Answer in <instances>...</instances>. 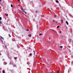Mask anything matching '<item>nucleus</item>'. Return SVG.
<instances>
[{
  "label": "nucleus",
  "mask_w": 73,
  "mask_h": 73,
  "mask_svg": "<svg viewBox=\"0 0 73 73\" xmlns=\"http://www.w3.org/2000/svg\"><path fill=\"white\" fill-rule=\"evenodd\" d=\"M21 9H22V12H24V10H23V8H22V7H21Z\"/></svg>",
  "instance_id": "nucleus-1"
},
{
  "label": "nucleus",
  "mask_w": 73,
  "mask_h": 73,
  "mask_svg": "<svg viewBox=\"0 0 73 73\" xmlns=\"http://www.w3.org/2000/svg\"><path fill=\"white\" fill-rule=\"evenodd\" d=\"M66 23L67 24V25H68V24H69V23H68V21H66Z\"/></svg>",
  "instance_id": "nucleus-2"
},
{
  "label": "nucleus",
  "mask_w": 73,
  "mask_h": 73,
  "mask_svg": "<svg viewBox=\"0 0 73 73\" xmlns=\"http://www.w3.org/2000/svg\"><path fill=\"white\" fill-rule=\"evenodd\" d=\"M8 58H9L10 60H11V56H9L8 57Z\"/></svg>",
  "instance_id": "nucleus-3"
},
{
  "label": "nucleus",
  "mask_w": 73,
  "mask_h": 73,
  "mask_svg": "<svg viewBox=\"0 0 73 73\" xmlns=\"http://www.w3.org/2000/svg\"><path fill=\"white\" fill-rule=\"evenodd\" d=\"M5 48H6V49H8V48H7V46L5 45Z\"/></svg>",
  "instance_id": "nucleus-4"
},
{
  "label": "nucleus",
  "mask_w": 73,
  "mask_h": 73,
  "mask_svg": "<svg viewBox=\"0 0 73 73\" xmlns=\"http://www.w3.org/2000/svg\"><path fill=\"white\" fill-rule=\"evenodd\" d=\"M28 36H29V37H31V34H29L28 35Z\"/></svg>",
  "instance_id": "nucleus-5"
},
{
  "label": "nucleus",
  "mask_w": 73,
  "mask_h": 73,
  "mask_svg": "<svg viewBox=\"0 0 73 73\" xmlns=\"http://www.w3.org/2000/svg\"><path fill=\"white\" fill-rule=\"evenodd\" d=\"M59 27H60V26H58L57 27V29H58Z\"/></svg>",
  "instance_id": "nucleus-6"
},
{
  "label": "nucleus",
  "mask_w": 73,
  "mask_h": 73,
  "mask_svg": "<svg viewBox=\"0 0 73 73\" xmlns=\"http://www.w3.org/2000/svg\"><path fill=\"white\" fill-rule=\"evenodd\" d=\"M3 73H5V71L4 70H3Z\"/></svg>",
  "instance_id": "nucleus-7"
},
{
  "label": "nucleus",
  "mask_w": 73,
  "mask_h": 73,
  "mask_svg": "<svg viewBox=\"0 0 73 73\" xmlns=\"http://www.w3.org/2000/svg\"><path fill=\"white\" fill-rule=\"evenodd\" d=\"M54 17L55 18H56V17H57V16H56V15H54Z\"/></svg>",
  "instance_id": "nucleus-8"
},
{
  "label": "nucleus",
  "mask_w": 73,
  "mask_h": 73,
  "mask_svg": "<svg viewBox=\"0 0 73 73\" xmlns=\"http://www.w3.org/2000/svg\"><path fill=\"white\" fill-rule=\"evenodd\" d=\"M1 20H2V18H1V17H0V21Z\"/></svg>",
  "instance_id": "nucleus-9"
},
{
  "label": "nucleus",
  "mask_w": 73,
  "mask_h": 73,
  "mask_svg": "<svg viewBox=\"0 0 73 73\" xmlns=\"http://www.w3.org/2000/svg\"><path fill=\"white\" fill-rule=\"evenodd\" d=\"M63 23V20H62V19L61 20V23Z\"/></svg>",
  "instance_id": "nucleus-10"
},
{
  "label": "nucleus",
  "mask_w": 73,
  "mask_h": 73,
  "mask_svg": "<svg viewBox=\"0 0 73 73\" xmlns=\"http://www.w3.org/2000/svg\"><path fill=\"white\" fill-rule=\"evenodd\" d=\"M13 41H15V39H13Z\"/></svg>",
  "instance_id": "nucleus-11"
},
{
  "label": "nucleus",
  "mask_w": 73,
  "mask_h": 73,
  "mask_svg": "<svg viewBox=\"0 0 73 73\" xmlns=\"http://www.w3.org/2000/svg\"><path fill=\"white\" fill-rule=\"evenodd\" d=\"M57 73H59V71L57 70L56 72Z\"/></svg>",
  "instance_id": "nucleus-12"
},
{
  "label": "nucleus",
  "mask_w": 73,
  "mask_h": 73,
  "mask_svg": "<svg viewBox=\"0 0 73 73\" xmlns=\"http://www.w3.org/2000/svg\"><path fill=\"white\" fill-rule=\"evenodd\" d=\"M11 7H13V5H12V4L11 5Z\"/></svg>",
  "instance_id": "nucleus-13"
},
{
  "label": "nucleus",
  "mask_w": 73,
  "mask_h": 73,
  "mask_svg": "<svg viewBox=\"0 0 73 73\" xmlns=\"http://www.w3.org/2000/svg\"><path fill=\"white\" fill-rule=\"evenodd\" d=\"M60 48H62V46H60Z\"/></svg>",
  "instance_id": "nucleus-14"
},
{
  "label": "nucleus",
  "mask_w": 73,
  "mask_h": 73,
  "mask_svg": "<svg viewBox=\"0 0 73 73\" xmlns=\"http://www.w3.org/2000/svg\"><path fill=\"white\" fill-rule=\"evenodd\" d=\"M56 2H57V3H58V0H56Z\"/></svg>",
  "instance_id": "nucleus-15"
},
{
  "label": "nucleus",
  "mask_w": 73,
  "mask_h": 73,
  "mask_svg": "<svg viewBox=\"0 0 73 73\" xmlns=\"http://www.w3.org/2000/svg\"><path fill=\"white\" fill-rule=\"evenodd\" d=\"M41 35H42V34L40 33L39 34V36H41Z\"/></svg>",
  "instance_id": "nucleus-16"
},
{
  "label": "nucleus",
  "mask_w": 73,
  "mask_h": 73,
  "mask_svg": "<svg viewBox=\"0 0 73 73\" xmlns=\"http://www.w3.org/2000/svg\"><path fill=\"white\" fill-rule=\"evenodd\" d=\"M0 24H1V21H0Z\"/></svg>",
  "instance_id": "nucleus-17"
},
{
  "label": "nucleus",
  "mask_w": 73,
  "mask_h": 73,
  "mask_svg": "<svg viewBox=\"0 0 73 73\" xmlns=\"http://www.w3.org/2000/svg\"><path fill=\"white\" fill-rule=\"evenodd\" d=\"M30 56H32V54L30 53Z\"/></svg>",
  "instance_id": "nucleus-18"
},
{
  "label": "nucleus",
  "mask_w": 73,
  "mask_h": 73,
  "mask_svg": "<svg viewBox=\"0 0 73 73\" xmlns=\"http://www.w3.org/2000/svg\"><path fill=\"white\" fill-rule=\"evenodd\" d=\"M14 58H15V59H17V58H16V57H15Z\"/></svg>",
  "instance_id": "nucleus-19"
},
{
  "label": "nucleus",
  "mask_w": 73,
  "mask_h": 73,
  "mask_svg": "<svg viewBox=\"0 0 73 73\" xmlns=\"http://www.w3.org/2000/svg\"><path fill=\"white\" fill-rule=\"evenodd\" d=\"M27 31H29V30H28V29H27Z\"/></svg>",
  "instance_id": "nucleus-20"
},
{
  "label": "nucleus",
  "mask_w": 73,
  "mask_h": 73,
  "mask_svg": "<svg viewBox=\"0 0 73 73\" xmlns=\"http://www.w3.org/2000/svg\"><path fill=\"white\" fill-rule=\"evenodd\" d=\"M24 12H25V14H27V12H25V11H24Z\"/></svg>",
  "instance_id": "nucleus-21"
},
{
  "label": "nucleus",
  "mask_w": 73,
  "mask_h": 73,
  "mask_svg": "<svg viewBox=\"0 0 73 73\" xmlns=\"http://www.w3.org/2000/svg\"><path fill=\"white\" fill-rule=\"evenodd\" d=\"M53 21L54 22H55V21H54V20H53Z\"/></svg>",
  "instance_id": "nucleus-22"
},
{
  "label": "nucleus",
  "mask_w": 73,
  "mask_h": 73,
  "mask_svg": "<svg viewBox=\"0 0 73 73\" xmlns=\"http://www.w3.org/2000/svg\"><path fill=\"white\" fill-rule=\"evenodd\" d=\"M55 23H57V21H56Z\"/></svg>",
  "instance_id": "nucleus-23"
},
{
  "label": "nucleus",
  "mask_w": 73,
  "mask_h": 73,
  "mask_svg": "<svg viewBox=\"0 0 73 73\" xmlns=\"http://www.w3.org/2000/svg\"><path fill=\"white\" fill-rule=\"evenodd\" d=\"M33 52H34V54H35V50H34L33 51Z\"/></svg>",
  "instance_id": "nucleus-24"
},
{
  "label": "nucleus",
  "mask_w": 73,
  "mask_h": 73,
  "mask_svg": "<svg viewBox=\"0 0 73 73\" xmlns=\"http://www.w3.org/2000/svg\"><path fill=\"white\" fill-rule=\"evenodd\" d=\"M3 61H5V60L4 59H3Z\"/></svg>",
  "instance_id": "nucleus-25"
},
{
  "label": "nucleus",
  "mask_w": 73,
  "mask_h": 73,
  "mask_svg": "<svg viewBox=\"0 0 73 73\" xmlns=\"http://www.w3.org/2000/svg\"><path fill=\"white\" fill-rule=\"evenodd\" d=\"M9 36L10 37H11V35H10L9 34Z\"/></svg>",
  "instance_id": "nucleus-26"
},
{
  "label": "nucleus",
  "mask_w": 73,
  "mask_h": 73,
  "mask_svg": "<svg viewBox=\"0 0 73 73\" xmlns=\"http://www.w3.org/2000/svg\"><path fill=\"white\" fill-rule=\"evenodd\" d=\"M18 1H20V0H18Z\"/></svg>",
  "instance_id": "nucleus-27"
},
{
  "label": "nucleus",
  "mask_w": 73,
  "mask_h": 73,
  "mask_svg": "<svg viewBox=\"0 0 73 73\" xmlns=\"http://www.w3.org/2000/svg\"><path fill=\"white\" fill-rule=\"evenodd\" d=\"M0 56H1V53H0Z\"/></svg>",
  "instance_id": "nucleus-28"
},
{
  "label": "nucleus",
  "mask_w": 73,
  "mask_h": 73,
  "mask_svg": "<svg viewBox=\"0 0 73 73\" xmlns=\"http://www.w3.org/2000/svg\"><path fill=\"white\" fill-rule=\"evenodd\" d=\"M2 0H0V1H1Z\"/></svg>",
  "instance_id": "nucleus-29"
},
{
  "label": "nucleus",
  "mask_w": 73,
  "mask_h": 73,
  "mask_svg": "<svg viewBox=\"0 0 73 73\" xmlns=\"http://www.w3.org/2000/svg\"><path fill=\"white\" fill-rule=\"evenodd\" d=\"M19 5H17V7H19Z\"/></svg>",
  "instance_id": "nucleus-30"
},
{
  "label": "nucleus",
  "mask_w": 73,
  "mask_h": 73,
  "mask_svg": "<svg viewBox=\"0 0 73 73\" xmlns=\"http://www.w3.org/2000/svg\"><path fill=\"white\" fill-rule=\"evenodd\" d=\"M60 33H61V31L59 32Z\"/></svg>",
  "instance_id": "nucleus-31"
},
{
  "label": "nucleus",
  "mask_w": 73,
  "mask_h": 73,
  "mask_svg": "<svg viewBox=\"0 0 73 73\" xmlns=\"http://www.w3.org/2000/svg\"><path fill=\"white\" fill-rule=\"evenodd\" d=\"M6 15H7V16H8V14H6Z\"/></svg>",
  "instance_id": "nucleus-32"
},
{
  "label": "nucleus",
  "mask_w": 73,
  "mask_h": 73,
  "mask_svg": "<svg viewBox=\"0 0 73 73\" xmlns=\"http://www.w3.org/2000/svg\"><path fill=\"white\" fill-rule=\"evenodd\" d=\"M27 64H29V63L27 62Z\"/></svg>",
  "instance_id": "nucleus-33"
},
{
  "label": "nucleus",
  "mask_w": 73,
  "mask_h": 73,
  "mask_svg": "<svg viewBox=\"0 0 73 73\" xmlns=\"http://www.w3.org/2000/svg\"><path fill=\"white\" fill-rule=\"evenodd\" d=\"M1 38H3V37H2L1 36Z\"/></svg>",
  "instance_id": "nucleus-34"
},
{
  "label": "nucleus",
  "mask_w": 73,
  "mask_h": 73,
  "mask_svg": "<svg viewBox=\"0 0 73 73\" xmlns=\"http://www.w3.org/2000/svg\"><path fill=\"white\" fill-rule=\"evenodd\" d=\"M72 64H73V62H72Z\"/></svg>",
  "instance_id": "nucleus-35"
},
{
  "label": "nucleus",
  "mask_w": 73,
  "mask_h": 73,
  "mask_svg": "<svg viewBox=\"0 0 73 73\" xmlns=\"http://www.w3.org/2000/svg\"><path fill=\"white\" fill-rule=\"evenodd\" d=\"M6 64H7V63H6Z\"/></svg>",
  "instance_id": "nucleus-36"
}]
</instances>
